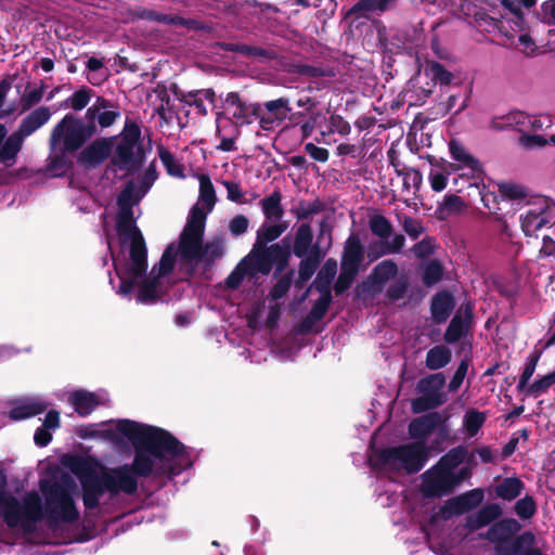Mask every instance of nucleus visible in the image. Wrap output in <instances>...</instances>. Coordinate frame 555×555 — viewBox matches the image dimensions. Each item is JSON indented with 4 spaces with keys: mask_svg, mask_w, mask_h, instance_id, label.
<instances>
[{
    "mask_svg": "<svg viewBox=\"0 0 555 555\" xmlns=\"http://www.w3.org/2000/svg\"><path fill=\"white\" fill-rule=\"evenodd\" d=\"M76 434L81 439H96L134 447L132 465L100 467L80 477L82 500L88 511L109 513L125 506L137 494L140 477L172 478L192 465L186 448L169 431L121 418L80 425Z\"/></svg>",
    "mask_w": 555,
    "mask_h": 555,
    "instance_id": "1",
    "label": "nucleus"
},
{
    "mask_svg": "<svg viewBox=\"0 0 555 555\" xmlns=\"http://www.w3.org/2000/svg\"><path fill=\"white\" fill-rule=\"evenodd\" d=\"M155 180L156 172L150 167L142 178L131 180L126 184L117 198L118 250L111 240L107 241L119 280L117 293L128 296L137 289V301L142 305H153L165 299L170 285L190 278L202 261L211 262L224 253L222 240H214L203 247L202 235L198 241L196 259L189 268L184 266L183 251L185 248L181 234L179 242L170 244L165 249L158 264L154 266L150 274L146 275V247L143 236L135 225L133 207L149 192Z\"/></svg>",
    "mask_w": 555,
    "mask_h": 555,
    "instance_id": "2",
    "label": "nucleus"
},
{
    "mask_svg": "<svg viewBox=\"0 0 555 555\" xmlns=\"http://www.w3.org/2000/svg\"><path fill=\"white\" fill-rule=\"evenodd\" d=\"M37 491L27 492L21 500L5 491H0V517L8 527L24 534H33L40 520L44 519L51 537L34 538L43 543H72L81 541L79 531L78 495L75 482H52L42 479Z\"/></svg>",
    "mask_w": 555,
    "mask_h": 555,
    "instance_id": "3",
    "label": "nucleus"
},
{
    "mask_svg": "<svg viewBox=\"0 0 555 555\" xmlns=\"http://www.w3.org/2000/svg\"><path fill=\"white\" fill-rule=\"evenodd\" d=\"M448 415L430 412L416 417L409 424V436L416 442L374 450L369 456L370 464L380 474L398 475L416 473L427 462L430 451H440L441 444L451 440Z\"/></svg>",
    "mask_w": 555,
    "mask_h": 555,
    "instance_id": "4",
    "label": "nucleus"
},
{
    "mask_svg": "<svg viewBox=\"0 0 555 555\" xmlns=\"http://www.w3.org/2000/svg\"><path fill=\"white\" fill-rule=\"evenodd\" d=\"M467 449L456 447L448 451L439 462L422 475V491L428 496H441L450 492L469 476V467L455 468L465 462Z\"/></svg>",
    "mask_w": 555,
    "mask_h": 555,
    "instance_id": "5",
    "label": "nucleus"
},
{
    "mask_svg": "<svg viewBox=\"0 0 555 555\" xmlns=\"http://www.w3.org/2000/svg\"><path fill=\"white\" fill-rule=\"evenodd\" d=\"M199 196L192 208L188 222L182 231L184 245V263L190 268L195 261L198 251V241L204 235L207 215L214 209L217 197L211 180L206 175L198 176Z\"/></svg>",
    "mask_w": 555,
    "mask_h": 555,
    "instance_id": "6",
    "label": "nucleus"
},
{
    "mask_svg": "<svg viewBox=\"0 0 555 555\" xmlns=\"http://www.w3.org/2000/svg\"><path fill=\"white\" fill-rule=\"evenodd\" d=\"M550 126L551 119L548 117L530 115L520 111L496 116L490 122V128L493 130L513 129L520 133L519 144L528 150L541 147L547 143L543 132Z\"/></svg>",
    "mask_w": 555,
    "mask_h": 555,
    "instance_id": "7",
    "label": "nucleus"
},
{
    "mask_svg": "<svg viewBox=\"0 0 555 555\" xmlns=\"http://www.w3.org/2000/svg\"><path fill=\"white\" fill-rule=\"evenodd\" d=\"M51 117L49 107L40 106L29 113L21 122L17 131L7 138L8 130L0 124V164L13 167L22 150L24 139L42 127Z\"/></svg>",
    "mask_w": 555,
    "mask_h": 555,
    "instance_id": "8",
    "label": "nucleus"
},
{
    "mask_svg": "<svg viewBox=\"0 0 555 555\" xmlns=\"http://www.w3.org/2000/svg\"><path fill=\"white\" fill-rule=\"evenodd\" d=\"M93 131L94 126L87 125L82 119L67 114L51 133V149L76 151L92 135Z\"/></svg>",
    "mask_w": 555,
    "mask_h": 555,
    "instance_id": "9",
    "label": "nucleus"
},
{
    "mask_svg": "<svg viewBox=\"0 0 555 555\" xmlns=\"http://www.w3.org/2000/svg\"><path fill=\"white\" fill-rule=\"evenodd\" d=\"M449 153L453 160L449 162V166L459 173L457 178L453 179L454 184L465 178L469 186L477 185L482 176L480 162L460 141L454 139L449 142Z\"/></svg>",
    "mask_w": 555,
    "mask_h": 555,
    "instance_id": "10",
    "label": "nucleus"
},
{
    "mask_svg": "<svg viewBox=\"0 0 555 555\" xmlns=\"http://www.w3.org/2000/svg\"><path fill=\"white\" fill-rule=\"evenodd\" d=\"M446 378L442 373H435L418 380L416 391L417 398L412 399L411 406L414 413H423L435 409L447 401L443 392Z\"/></svg>",
    "mask_w": 555,
    "mask_h": 555,
    "instance_id": "11",
    "label": "nucleus"
},
{
    "mask_svg": "<svg viewBox=\"0 0 555 555\" xmlns=\"http://www.w3.org/2000/svg\"><path fill=\"white\" fill-rule=\"evenodd\" d=\"M370 229L373 234L378 236L382 242L373 243L369 246V256L376 259L383 255L398 253L404 245V236L401 234H391L390 222L380 215H374L370 218Z\"/></svg>",
    "mask_w": 555,
    "mask_h": 555,
    "instance_id": "12",
    "label": "nucleus"
},
{
    "mask_svg": "<svg viewBox=\"0 0 555 555\" xmlns=\"http://www.w3.org/2000/svg\"><path fill=\"white\" fill-rule=\"evenodd\" d=\"M555 209L545 197H535L520 215V223L527 236H533L538 231L551 228L555 223Z\"/></svg>",
    "mask_w": 555,
    "mask_h": 555,
    "instance_id": "13",
    "label": "nucleus"
},
{
    "mask_svg": "<svg viewBox=\"0 0 555 555\" xmlns=\"http://www.w3.org/2000/svg\"><path fill=\"white\" fill-rule=\"evenodd\" d=\"M272 269V263L263 246L255 244L251 253L246 256L227 279L230 287H236L245 275L256 273L268 274Z\"/></svg>",
    "mask_w": 555,
    "mask_h": 555,
    "instance_id": "14",
    "label": "nucleus"
},
{
    "mask_svg": "<svg viewBox=\"0 0 555 555\" xmlns=\"http://www.w3.org/2000/svg\"><path fill=\"white\" fill-rule=\"evenodd\" d=\"M67 401L78 415L86 417L98 406L106 404L108 402V395L104 390L91 392L79 389L70 392Z\"/></svg>",
    "mask_w": 555,
    "mask_h": 555,
    "instance_id": "15",
    "label": "nucleus"
},
{
    "mask_svg": "<svg viewBox=\"0 0 555 555\" xmlns=\"http://www.w3.org/2000/svg\"><path fill=\"white\" fill-rule=\"evenodd\" d=\"M485 493L481 489H474L461 495L448 500L444 504L447 516L461 515L479 506L483 501Z\"/></svg>",
    "mask_w": 555,
    "mask_h": 555,
    "instance_id": "16",
    "label": "nucleus"
},
{
    "mask_svg": "<svg viewBox=\"0 0 555 555\" xmlns=\"http://www.w3.org/2000/svg\"><path fill=\"white\" fill-rule=\"evenodd\" d=\"M50 403L41 397L22 398L13 402L9 417L13 421H22L36 416L48 409Z\"/></svg>",
    "mask_w": 555,
    "mask_h": 555,
    "instance_id": "17",
    "label": "nucleus"
},
{
    "mask_svg": "<svg viewBox=\"0 0 555 555\" xmlns=\"http://www.w3.org/2000/svg\"><path fill=\"white\" fill-rule=\"evenodd\" d=\"M119 116L118 108L103 98H98L86 113L90 122L93 125L96 121L101 128L111 127Z\"/></svg>",
    "mask_w": 555,
    "mask_h": 555,
    "instance_id": "18",
    "label": "nucleus"
},
{
    "mask_svg": "<svg viewBox=\"0 0 555 555\" xmlns=\"http://www.w3.org/2000/svg\"><path fill=\"white\" fill-rule=\"evenodd\" d=\"M363 260L364 251L360 237L356 234H351L345 243L341 269L358 274Z\"/></svg>",
    "mask_w": 555,
    "mask_h": 555,
    "instance_id": "19",
    "label": "nucleus"
},
{
    "mask_svg": "<svg viewBox=\"0 0 555 555\" xmlns=\"http://www.w3.org/2000/svg\"><path fill=\"white\" fill-rule=\"evenodd\" d=\"M223 107L225 114H228L236 124L241 125L248 124L250 121V116L255 114V108L243 102L235 92L227 94Z\"/></svg>",
    "mask_w": 555,
    "mask_h": 555,
    "instance_id": "20",
    "label": "nucleus"
},
{
    "mask_svg": "<svg viewBox=\"0 0 555 555\" xmlns=\"http://www.w3.org/2000/svg\"><path fill=\"white\" fill-rule=\"evenodd\" d=\"M472 322V309L468 305L461 308L451 320L446 333L444 339L448 343H455L463 337L469 330Z\"/></svg>",
    "mask_w": 555,
    "mask_h": 555,
    "instance_id": "21",
    "label": "nucleus"
},
{
    "mask_svg": "<svg viewBox=\"0 0 555 555\" xmlns=\"http://www.w3.org/2000/svg\"><path fill=\"white\" fill-rule=\"evenodd\" d=\"M398 274V267L391 260H384L376 264L370 280L365 285L373 293H380L385 284Z\"/></svg>",
    "mask_w": 555,
    "mask_h": 555,
    "instance_id": "22",
    "label": "nucleus"
},
{
    "mask_svg": "<svg viewBox=\"0 0 555 555\" xmlns=\"http://www.w3.org/2000/svg\"><path fill=\"white\" fill-rule=\"evenodd\" d=\"M429 163L428 181L430 188L435 192H442L448 185L450 175L454 171L449 166V162L443 158H430Z\"/></svg>",
    "mask_w": 555,
    "mask_h": 555,
    "instance_id": "23",
    "label": "nucleus"
},
{
    "mask_svg": "<svg viewBox=\"0 0 555 555\" xmlns=\"http://www.w3.org/2000/svg\"><path fill=\"white\" fill-rule=\"evenodd\" d=\"M112 153V145L106 141H94L80 153V162L96 165L106 159Z\"/></svg>",
    "mask_w": 555,
    "mask_h": 555,
    "instance_id": "24",
    "label": "nucleus"
},
{
    "mask_svg": "<svg viewBox=\"0 0 555 555\" xmlns=\"http://www.w3.org/2000/svg\"><path fill=\"white\" fill-rule=\"evenodd\" d=\"M502 509L498 504H488L467 519L469 529L475 530L485 527L500 517Z\"/></svg>",
    "mask_w": 555,
    "mask_h": 555,
    "instance_id": "25",
    "label": "nucleus"
},
{
    "mask_svg": "<svg viewBox=\"0 0 555 555\" xmlns=\"http://www.w3.org/2000/svg\"><path fill=\"white\" fill-rule=\"evenodd\" d=\"M454 307L452 296L447 292L438 293L431 301V314L436 322L446 321Z\"/></svg>",
    "mask_w": 555,
    "mask_h": 555,
    "instance_id": "26",
    "label": "nucleus"
},
{
    "mask_svg": "<svg viewBox=\"0 0 555 555\" xmlns=\"http://www.w3.org/2000/svg\"><path fill=\"white\" fill-rule=\"evenodd\" d=\"M282 196L280 192H273L271 195L264 197L261 202L262 212L269 222H282L284 215L283 207L281 205Z\"/></svg>",
    "mask_w": 555,
    "mask_h": 555,
    "instance_id": "27",
    "label": "nucleus"
},
{
    "mask_svg": "<svg viewBox=\"0 0 555 555\" xmlns=\"http://www.w3.org/2000/svg\"><path fill=\"white\" fill-rule=\"evenodd\" d=\"M321 297L314 302V305L311 308L310 313L307 315V318L302 322V327L306 331H311L313 328L314 323L320 321L324 314L326 313L332 296L330 292H321Z\"/></svg>",
    "mask_w": 555,
    "mask_h": 555,
    "instance_id": "28",
    "label": "nucleus"
},
{
    "mask_svg": "<svg viewBox=\"0 0 555 555\" xmlns=\"http://www.w3.org/2000/svg\"><path fill=\"white\" fill-rule=\"evenodd\" d=\"M313 234L311 227L302 223L296 230L293 253L296 257L304 258L308 255L312 245Z\"/></svg>",
    "mask_w": 555,
    "mask_h": 555,
    "instance_id": "29",
    "label": "nucleus"
},
{
    "mask_svg": "<svg viewBox=\"0 0 555 555\" xmlns=\"http://www.w3.org/2000/svg\"><path fill=\"white\" fill-rule=\"evenodd\" d=\"M451 358H452V352H451L450 348H448L444 345H438V346L430 348L427 351L425 363L429 370L435 371V370L442 369L447 364H449L451 361Z\"/></svg>",
    "mask_w": 555,
    "mask_h": 555,
    "instance_id": "30",
    "label": "nucleus"
},
{
    "mask_svg": "<svg viewBox=\"0 0 555 555\" xmlns=\"http://www.w3.org/2000/svg\"><path fill=\"white\" fill-rule=\"evenodd\" d=\"M135 147L119 141L112 155V163L120 169H131L134 165Z\"/></svg>",
    "mask_w": 555,
    "mask_h": 555,
    "instance_id": "31",
    "label": "nucleus"
},
{
    "mask_svg": "<svg viewBox=\"0 0 555 555\" xmlns=\"http://www.w3.org/2000/svg\"><path fill=\"white\" fill-rule=\"evenodd\" d=\"M553 385H555V371L537 376L521 393L526 397L538 398L546 393Z\"/></svg>",
    "mask_w": 555,
    "mask_h": 555,
    "instance_id": "32",
    "label": "nucleus"
},
{
    "mask_svg": "<svg viewBox=\"0 0 555 555\" xmlns=\"http://www.w3.org/2000/svg\"><path fill=\"white\" fill-rule=\"evenodd\" d=\"M287 224L284 222H269L266 221L257 231V246H264L266 244L276 240L284 231Z\"/></svg>",
    "mask_w": 555,
    "mask_h": 555,
    "instance_id": "33",
    "label": "nucleus"
},
{
    "mask_svg": "<svg viewBox=\"0 0 555 555\" xmlns=\"http://www.w3.org/2000/svg\"><path fill=\"white\" fill-rule=\"evenodd\" d=\"M534 535L531 532H525L517 537L511 543V555H542L541 551L533 546Z\"/></svg>",
    "mask_w": 555,
    "mask_h": 555,
    "instance_id": "34",
    "label": "nucleus"
},
{
    "mask_svg": "<svg viewBox=\"0 0 555 555\" xmlns=\"http://www.w3.org/2000/svg\"><path fill=\"white\" fill-rule=\"evenodd\" d=\"M320 119L322 122L321 135L325 137L331 133H339L341 135H347L351 131V127L348 121H346L339 115H332L330 118L320 115Z\"/></svg>",
    "mask_w": 555,
    "mask_h": 555,
    "instance_id": "35",
    "label": "nucleus"
},
{
    "mask_svg": "<svg viewBox=\"0 0 555 555\" xmlns=\"http://www.w3.org/2000/svg\"><path fill=\"white\" fill-rule=\"evenodd\" d=\"M524 490V482L516 477L503 479L495 488L499 498L507 501L516 499Z\"/></svg>",
    "mask_w": 555,
    "mask_h": 555,
    "instance_id": "36",
    "label": "nucleus"
},
{
    "mask_svg": "<svg viewBox=\"0 0 555 555\" xmlns=\"http://www.w3.org/2000/svg\"><path fill=\"white\" fill-rule=\"evenodd\" d=\"M487 415L475 409H469L463 417V429L467 437H475L483 426Z\"/></svg>",
    "mask_w": 555,
    "mask_h": 555,
    "instance_id": "37",
    "label": "nucleus"
},
{
    "mask_svg": "<svg viewBox=\"0 0 555 555\" xmlns=\"http://www.w3.org/2000/svg\"><path fill=\"white\" fill-rule=\"evenodd\" d=\"M501 4L514 15L515 27L524 29L522 8L529 9L535 4V0H500Z\"/></svg>",
    "mask_w": 555,
    "mask_h": 555,
    "instance_id": "38",
    "label": "nucleus"
},
{
    "mask_svg": "<svg viewBox=\"0 0 555 555\" xmlns=\"http://www.w3.org/2000/svg\"><path fill=\"white\" fill-rule=\"evenodd\" d=\"M516 529L514 520H502L494 524L487 532V539L492 542L506 541Z\"/></svg>",
    "mask_w": 555,
    "mask_h": 555,
    "instance_id": "39",
    "label": "nucleus"
},
{
    "mask_svg": "<svg viewBox=\"0 0 555 555\" xmlns=\"http://www.w3.org/2000/svg\"><path fill=\"white\" fill-rule=\"evenodd\" d=\"M540 358V351H534L527 357L524 371L517 384V390L519 393H521L525 390V388L531 383V377L533 376L537 370V365Z\"/></svg>",
    "mask_w": 555,
    "mask_h": 555,
    "instance_id": "40",
    "label": "nucleus"
},
{
    "mask_svg": "<svg viewBox=\"0 0 555 555\" xmlns=\"http://www.w3.org/2000/svg\"><path fill=\"white\" fill-rule=\"evenodd\" d=\"M337 273V262L335 259H327L318 273L315 284L320 292H330L328 287Z\"/></svg>",
    "mask_w": 555,
    "mask_h": 555,
    "instance_id": "41",
    "label": "nucleus"
},
{
    "mask_svg": "<svg viewBox=\"0 0 555 555\" xmlns=\"http://www.w3.org/2000/svg\"><path fill=\"white\" fill-rule=\"evenodd\" d=\"M443 275V268L437 260H431L423 267V282L427 286L437 284Z\"/></svg>",
    "mask_w": 555,
    "mask_h": 555,
    "instance_id": "42",
    "label": "nucleus"
},
{
    "mask_svg": "<svg viewBox=\"0 0 555 555\" xmlns=\"http://www.w3.org/2000/svg\"><path fill=\"white\" fill-rule=\"evenodd\" d=\"M159 158L167 169V172L177 178L184 177L183 166L175 158V156L165 149H159Z\"/></svg>",
    "mask_w": 555,
    "mask_h": 555,
    "instance_id": "43",
    "label": "nucleus"
},
{
    "mask_svg": "<svg viewBox=\"0 0 555 555\" xmlns=\"http://www.w3.org/2000/svg\"><path fill=\"white\" fill-rule=\"evenodd\" d=\"M270 261L278 266V269L282 271L288 261L289 251L287 247H283L280 244H273L266 248Z\"/></svg>",
    "mask_w": 555,
    "mask_h": 555,
    "instance_id": "44",
    "label": "nucleus"
},
{
    "mask_svg": "<svg viewBox=\"0 0 555 555\" xmlns=\"http://www.w3.org/2000/svg\"><path fill=\"white\" fill-rule=\"evenodd\" d=\"M465 208V204L463 199L457 195H447L443 198L439 207V211L443 217H447L452 214L461 212Z\"/></svg>",
    "mask_w": 555,
    "mask_h": 555,
    "instance_id": "45",
    "label": "nucleus"
},
{
    "mask_svg": "<svg viewBox=\"0 0 555 555\" xmlns=\"http://www.w3.org/2000/svg\"><path fill=\"white\" fill-rule=\"evenodd\" d=\"M91 100V91L87 88H81L69 96L65 104L67 107H72L75 111L83 109Z\"/></svg>",
    "mask_w": 555,
    "mask_h": 555,
    "instance_id": "46",
    "label": "nucleus"
},
{
    "mask_svg": "<svg viewBox=\"0 0 555 555\" xmlns=\"http://www.w3.org/2000/svg\"><path fill=\"white\" fill-rule=\"evenodd\" d=\"M516 30L520 33L518 36V44L516 46L518 50L527 56L534 55L538 47L532 37L526 31V25L524 24L522 30H520L519 27H516Z\"/></svg>",
    "mask_w": 555,
    "mask_h": 555,
    "instance_id": "47",
    "label": "nucleus"
},
{
    "mask_svg": "<svg viewBox=\"0 0 555 555\" xmlns=\"http://www.w3.org/2000/svg\"><path fill=\"white\" fill-rule=\"evenodd\" d=\"M221 184L227 190V198L235 204H247L246 193L242 190L241 185L234 181L223 180Z\"/></svg>",
    "mask_w": 555,
    "mask_h": 555,
    "instance_id": "48",
    "label": "nucleus"
},
{
    "mask_svg": "<svg viewBox=\"0 0 555 555\" xmlns=\"http://www.w3.org/2000/svg\"><path fill=\"white\" fill-rule=\"evenodd\" d=\"M319 262L318 255H310L301 260L299 264V279L301 282L308 281L314 274Z\"/></svg>",
    "mask_w": 555,
    "mask_h": 555,
    "instance_id": "49",
    "label": "nucleus"
},
{
    "mask_svg": "<svg viewBox=\"0 0 555 555\" xmlns=\"http://www.w3.org/2000/svg\"><path fill=\"white\" fill-rule=\"evenodd\" d=\"M428 70L433 79L440 82L441 85H449L454 78L451 72H449L447 68H444L443 65L437 62H431L428 64Z\"/></svg>",
    "mask_w": 555,
    "mask_h": 555,
    "instance_id": "50",
    "label": "nucleus"
},
{
    "mask_svg": "<svg viewBox=\"0 0 555 555\" xmlns=\"http://www.w3.org/2000/svg\"><path fill=\"white\" fill-rule=\"evenodd\" d=\"M472 88H469L463 96L459 94H452L449 96L447 107L449 111H454L459 114L468 107L470 101Z\"/></svg>",
    "mask_w": 555,
    "mask_h": 555,
    "instance_id": "51",
    "label": "nucleus"
},
{
    "mask_svg": "<svg viewBox=\"0 0 555 555\" xmlns=\"http://www.w3.org/2000/svg\"><path fill=\"white\" fill-rule=\"evenodd\" d=\"M535 511V502L531 496H525L520 499L515 505L516 514L522 519H528L532 517Z\"/></svg>",
    "mask_w": 555,
    "mask_h": 555,
    "instance_id": "52",
    "label": "nucleus"
},
{
    "mask_svg": "<svg viewBox=\"0 0 555 555\" xmlns=\"http://www.w3.org/2000/svg\"><path fill=\"white\" fill-rule=\"evenodd\" d=\"M500 192L503 196L511 199L522 198L527 195V189L521 184L514 182H506L500 184Z\"/></svg>",
    "mask_w": 555,
    "mask_h": 555,
    "instance_id": "53",
    "label": "nucleus"
},
{
    "mask_svg": "<svg viewBox=\"0 0 555 555\" xmlns=\"http://www.w3.org/2000/svg\"><path fill=\"white\" fill-rule=\"evenodd\" d=\"M140 128L134 122H127L121 133L120 142L137 146L140 139Z\"/></svg>",
    "mask_w": 555,
    "mask_h": 555,
    "instance_id": "54",
    "label": "nucleus"
},
{
    "mask_svg": "<svg viewBox=\"0 0 555 555\" xmlns=\"http://www.w3.org/2000/svg\"><path fill=\"white\" fill-rule=\"evenodd\" d=\"M396 0H362L358 3V9L363 11H386Z\"/></svg>",
    "mask_w": 555,
    "mask_h": 555,
    "instance_id": "55",
    "label": "nucleus"
},
{
    "mask_svg": "<svg viewBox=\"0 0 555 555\" xmlns=\"http://www.w3.org/2000/svg\"><path fill=\"white\" fill-rule=\"evenodd\" d=\"M268 112L276 113L280 118H285L287 113L291 111L288 107V100L280 98L278 100L269 101L264 104Z\"/></svg>",
    "mask_w": 555,
    "mask_h": 555,
    "instance_id": "56",
    "label": "nucleus"
},
{
    "mask_svg": "<svg viewBox=\"0 0 555 555\" xmlns=\"http://www.w3.org/2000/svg\"><path fill=\"white\" fill-rule=\"evenodd\" d=\"M467 371H468V362L466 360L461 361L452 379L449 383L450 391H456L461 387V385L467 374Z\"/></svg>",
    "mask_w": 555,
    "mask_h": 555,
    "instance_id": "57",
    "label": "nucleus"
},
{
    "mask_svg": "<svg viewBox=\"0 0 555 555\" xmlns=\"http://www.w3.org/2000/svg\"><path fill=\"white\" fill-rule=\"evenodd\" d=\"M248 225L249 220L243 215H237L229 222V231L232 235L238 236L247 231Z\"/></svg>",
    "mask_w": 555,
    "mask_h": 555,
    "instance_id": "58",
    "label": "nucleus"
},
{
    "mask_svg": "<svg viewBox=\"0 0 555 555\" xmlns=\"http://www.w3.org/2000/svg\"><path fill=\"white\" fill-rule=\"evenodd\" d=\"M476 454L479 456L480 461L483 463H490L493 460V453H492L491 449L488 447H481V448L477 449L475 453H472L469 455L467 454L465 461H467V463L472 466H476L478 464L477 461L475 460Z\"/></svg>",
    "mask_w": 555,
    "mask_h": 555,
    "instance_id": "59",
    "label": "nucleus"
},
{
    "mask_svg": "<svg viewBox=\"0 0 555 555\" xmlns=\"http://www.w3.org/2000/svg\"><path fill=\"white\" fill-rule=\"evenodd\" d=\"M43 96V90L41 88L33 89L26 92L22 98V104L24 109H28L31 106L38 104Z\"/></svg>",
    "mask_w": 555,
    "mask_h": 555,
    "instance_id": "60",
    "label": "nucleus"
},
{
    "mask_svg": "<svg viewBox=\"0 0 555 555\" xmlns=\"http://www.w3.org/2000/svg\"><path fill=\"white\" fill-rule=\"evenodd\" d=\"M305 151L309 154L311 158L321 163L327 162L330 157V153L326 149L319 147L313 143H307L305 145Z\"/></svg>",
    "mask_w": 555,
    "mask_h": 555,
    "instance_id": "61",
    "label": "nucleus"
},
{
    "mask_svg": "<svg viewBox=\"0 0 555 555\" xmlns=\"http://www.w3.org/2000/svg\"><path fill=\"white\" fill-rule=\"evenodd\" d=\"M356 275L357 274L341 269L340 274L335 284L336 293L340 294V293L345 292L350 286L353 279L356 278Z\"/></svg>",
    "mask_w": 555,
    "mask_h": 555,
    "instance_id": "62",
    "label": "nucleus"
},
{
    "mask_svg": "<svg viewBox=\"0 0 555 555\" xmlns=\"http://www.w3.org/2000/svg\"><path fill=\"white\" fill-rule=\"evenodd\" d=\"M435 243L431 240H423L414 246V254L418 258H426L434 253Z\"/></svg>",
    "mask_w": 555,
    "mask_h": 555,
    "instance_id": "63",
    "label": "nucleus"
},
{
    "mask_svg": "<svg viewBox=\"0 0 555 555\" xmlns=\"http://www.w3.org/2000/svg\"><path fill=\"white\" fill-rule=\"evenodd\" d=\"M540 257L553 258L555 260V241L548 236L543 237L542 246L539 251Z\"/></svg>",
    "mask_w": 555,
    "mask_h": 555,
    "instance_id": "64",
    "label": "nucleus"
}]
</instances>
